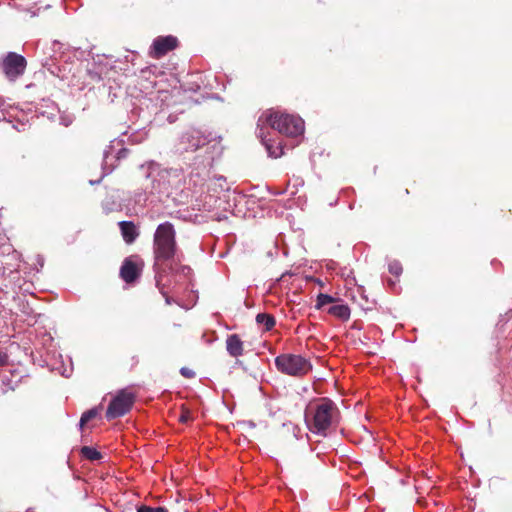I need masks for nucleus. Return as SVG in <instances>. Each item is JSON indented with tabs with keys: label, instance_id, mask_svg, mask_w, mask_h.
<instances>
[{
	"label": "nucleus",
	"instance_id": "nucleus-5",
	"mask_svg": "<svg viewBox=\"0 0 512 512\" xmlns=\"http://www.w3.org/2000/svg\"><path fill=\"white\" fill-rule=\"evenodd\" d=\"M135 398V394L127 388L118 391L108 405L106 418L112 420L128 413L135 402Z\"/></svg>",
	"mask_w": 512,
	"mask_h": 512
},
{
	"label": "nucleus",
	"instance_id": "nucleus-19",
	"mask_svg": "<svg viewBox=\"0 0 512 512\" xmlns=\"http://www.w3.org/2000/svg\"><path fill=\"white\" fill-rule=\"evenodd\" d=\"M389 272L394 276H399L402 273V266L398 261H393L388 265Z\"/></svg>",
	"mask_w": 512,
	"mask_h": 512
},
{
	"label": "nucleus",
	"instance_id": "nucleus-12",
	"mask_svg": "<svg viewBox=\"0 0 512 512\" xmlns=\"http://www.w3.org/2000/svg\"><path fill=\"white\" fill-rule=\"evenodd\" d=\"M328 313L343 321H346L350 318V308L344 304L331 306L328 309Z\"/></svg>",
	"mask_w": 512,
	"mask_h": 512
},
{
	"label": "nucleus",
	"instance_id": "nucleus-15",
	"mask_svg": "<svg viewBox=\"0 0 512 512\" xmlns=\"http://www.w3.org/2000/svg\"><path fill=\"white\" fill-rule=\"evenodd\" d=\"M81 455L91 461L100 460L102 458V455L98 450L89 446H83L81 448Z\"/></svg>",
	"mask_w": 512,
	"mask_h": 512
},
{
	"label": "nucleus",
	"instance_id": "nucleus-25",
	"mask_svg": "<svg viewBox=\"0 0 512 512\" xmlns=\"http://www.w3.org/2000/svg\"><path fill=\"white\" fill-rule=\"evenodd\" d=\"M109 157V151L104 152V161L107 162V159Z\"/></svg>",
	"mask_w": 512,
	"mask_h": 512
},
{
	"label": "nucleus",
	"instance_id": "nucleus-6",
	"mask_svg": "<svg viewBox=\"0 0 512 512\" xmlns=\"http://www.w3.org/2000/svg\"><path fill=\"white\" fill-rule=\"evenodd\" d=\"M197 134L198 135L196 137V143H194V150H204L203 164L211 166L215 159V156H217L221 152L220 141L216 137H212L211 133H209L208 135H204L202 132L198 131Z\"/></svg>",
	"mask_w": 512,
	"mask_h": 512
},
{
	"label": "nucleus",
	"instance_id": "nucleus-1",
	"mask_svg": "<svg viewBox=\"0 0 512 512\" xmlns=\"http://www.w3.org/2000/svg\"><path fill=\"white\" fill-rule=\"evenodd\" d=\"M176 253L175 233L172 224L166 222L160 224L154 234V265L155 282L159 291L165 295L163 278L167 269H172L171 261Z\"/></svg>",
	"mask_w": 512,
	"mask_h": 512
},
{
	"label": "nucleus",
	"instance_id": "nucleus-20",
	"mask_svg": "<svg viewBox=\"0 0 512 512\" xmlns=\"http://www.w3.org/2000/svg\"><path fill=\"white\" fill-rule=\"evenodd\" d=\"M137 512H168L164 507H149L142 505L138 507Z\"/></svg>",
	"mask_w": 512,
	"mask_h": 512
},
{
	"label": "nucleus",
	"instance_id": "nucleus-11",
	"mask_svg": "<svg viewBox=\"0 0 512 512\" xmlns=\"http://www.w3.org/2000/svg\"><path fill=\"white\" fill-rule=\"evenodd\" d=\"M226 349L232 357H239L243 355L244 344L238 334H231L227 337Z\"/></svg>",
	"mask_w": 512,
	"mask_h": 512
},
{
	"label": "nucleus",
	"instance_id": "nucleus-7",
	"mask_svg": "<svg viewBox=\"0 0 512 512\" xmlns=\"http://www.w3.org/2000/svg\"><path fill=\"white\" fill-rule=\"evenodd\" d=\"M27 66L26 59L15 52H9L1 62V69L9 81H15L22 76Z\"/></svg>",
	"mask_w": 512,
	"mask_h": 512
},
{
	"label": "nucleus",
	"instance_id": "nucleus-14",
	"mask_svg": "<svg viewBox=\"0 0 512 512\" xmlns=\"http://www.w3.org/2000/svg\"><path fill=\"white\" fill-rule=\"evenodd\" d=\"M259 136L261 137L262 142L264 143L266 150L271 157L279 158L284 154L283 147L281 146L280 143H278L277 145H274V144L270 143L269 141H266L265 138L263 137L262 133H260Z\"/></svg>",
	"mask_w": 512,
	"mask_h": 512
},
{
	"label": "nucleus",
	"instance_id": "nucleus-2",
	"mask_svg": "<svg viewBox=\"0 0 512 512\" xmlns=\"http://www.w3.org/2000/svg\"><path fill=\"white\" fill-rule=\"evenodd\" d=\"M305 419L311 432L325 436L328 429L338 424L340 411L331 399L320 398L307 407Z\"/></svg>",
	"mask_w": 512,
	"mask_h": 512
},
{
	"label": "nucleus",
	"instance_id": "nucleus-18",
	"mask_svg": "<svg viewBox=\"0 0 512 512\" xmlns=\"http://www.w3.org/2000/svg\"><path fill=\"white\" fill-rule=\"evenodd\" d=\"M217 201H218V199H217L216 196H214V195H206L205 196V201L203 203V208H201L199 206L198 209L199 210L203 209L205 211H211L215 207Z\"/></svg>",
	"mask_w": 512,
	"mask_h": 512
},
{
	"label": "nucleus",
	"instance_id": "nucleus-16",
	"mask_svg": "<svg viewBox=\"0 0 512 512\" xmlns=\"http://www.w3.org/2000/svg\"><path fill=\"white\" fill-rule=\"evenodd\" d=\"M98 414V411L96 408L90 409L86 412H84L80 418V427L82 428L86 423L94 419Z\"/></svg>",
	"mask_w": 512,
	"mask_h": 512
},
{
	"label": "nucleus",
	"instance_id": "nucleus-4",
	"mask_svg": "<svg viewBox=\"0 0 512 512\" xmlns=\"http://www.w3.org/2000/svg\"><path fill=\"white\" fill-rule=\"evenodd\" d=\"M275 366L279 372L294 377H302L312 369L311 363L306 358L289 353L277 356Z\"/></svg>",
	"mask_w": 512,
	"mask_h": 512
},
{
	"label": "nucleus",
	"instance_id": "nucleus-3",
	"mask_svg": "<svg viewBox=\"0 0 512 512\" xmlns=\"http://www.w3.org/2000/svg\"><path fill=\"white\" fill-rule=\"evenodd\" d=\"M263 117L272 129L288 137H297L304 132V121L299 116L271 111Z\"/></svg>",
	"mask_w": 512,
	"mask_h": 512
},
{
	"label": "nucleus",
	"instance_id": "nucleus-17",
	"mask_svg": "<svg viewBox=\"0 0 512 512\" xmlns=\"http://www.w3.org/2000/svg\"><path fill=\"white\" fill-rule=\"evenodd\" d=\"M336 301L335 298H333L332 296L328 295V294H323V293H320L318 296H317V303H316V308L317 309H320L321 307H323L324 305L326 304H330V303H334Z\"/></svg>",
	"mask_w": 512,
	"mask_h": 512
},
{
	"label": "nucleus",
	"instance_id": "nucleus-26",
	"mask_svg": "<svg viewBox=\"0 0 512 512\" xmlns=\"http://www.w3.org/2000/svg\"><path fill=\"white\" fill-rule=\"evenodd\" d=\"M185 270H187V273H189V271H190V267H184V268H183V273H184V274H186Z\"/></svg>",
	"mask_w": 512,
	"mask_h": 512
},
{
	"label": "nucleus",
	"instance_id": "nucleus-8",
	"mask_svg": "<svg viewBox=\"0 0 512 512\" xmlns=\"http://www.w3.org/2000/svg\"><path fill=\"white\" fill-rule=\"evenodd\" d=\"M143 261L136 255L127 257L120 268V276L126 283L135 282L141 275Z\"/></svg>",
	"mask_w": 512,
	"mask_h": 512
},
{
	"label": "nucleus",
	"instance_id": "nucleus-9",
	"mask_svg": "<svg viewBox=\"0 0 512 512\" xmlns=\"http://www.w3.org/2000/svg\"><path fill=\"white\" fill-rule=\"evenodd\" d=\"M177 46L178 40L176 37L172 35L158 36L153 40L149 50V56L154 59H160Z\"/></svg>",
	"mask_w": 512,
	"mask_h": 512
},
{
	"label": "nucleus",
	"instance_id": "nucleus-23",
	"mask_svg": "<svg viewBox=\"0 0 512 512\" xmlns=\"http://www.w3.org/2000/svg\"><path fill=\"white\" fill-rule=\"evenodd\" d=\"M127 154H128V149L122 148V149L119 150L117 158L118 159L124 158V157L127 156Z\"/></svg>",
	"mask_w": 512,
	"mask_h": 512
},
{
	"label": "nucleus",
	"instance_id": "nucleus-22",
	"mask_svg": "<svg viewBox=\"0 0 512 512\" xmlns=\"http://www.w3.org/2000/svg\"><path fill=\"white\" fill-rule=\"evenodd\" d=\"M8 361V356L5 353H0V366H4Z\"/></svg>",
	"mask_w": 512,
	"mask_h": 512
},
{
	"label": "nucleus",
	"instance_id": "nucleus-10",
	"mask_svg": "<svg viewBox=\"0 0 512 512\" xmlns=\"http://www.w3.org/2000/svg\"><path fill=\"white\" fill-rule=\"evenodd\" d=\"M123 240L132 244L139 236V229L132 221H121L118 223Z\"/></svg>",
	"mask_w": 512,
	"mask_h": 512
},
{
	"label": "nucleus",
	"instance_id": "nucleus-28",
	"mask_svg": "<svg viewBox=\"0 0 512 512\" xmlns=\"http://www.w3.org/2000/svg\"><path fill=\"white\" fill-rule=\"evenodd\" d=\"M199 88H200L199 86H197L196 88L194 87L193 92H194V93H195V92H197V90H198Z\"/></svg>",
	"mask_w": 512,
	"mask_h": 512
},
{
	"label": "nucleus",
	"instance_id": "nucleus-13",
	"mask_svg": "<svg viewBox=\"0 0 512 512\" xmlns=\"http://www.w3.org/2000/svg\"><path fill=\"white\" fill-rule=\"evenodd\" d=\"M256 322L264 327L265 331H270L276 324L275 317L267 313H259L256 316Z\"/></svg>",
	"mask_w": 512,
	"mask_h": 512
},
{
	"label": "nucleus",
	"instance_id": "nucleus-21",
	"mask_svg": "<svg viewBox=\"0 0 512 512\" xmlns=\"http://www.w3.org/2000/svg\"><path fill=\"white\" fill-rule=\"evenodd\" d=\"M180 373H181L183 376L187 377V378L192 377V370H191V369H189V368H187V367H183V368L180 370Z\"/></svg>",
	"mask_w": 512,
	"mask_h": 512
},
{
	"label": "nucleus",
	"instance_id": "nucleus-24",
	"mask_svg": "<svg viewBox=\"0 0 512 512\" xmlns=\"http://www.w3.org/2000/svg\"><path fill=\"white\" fill-rule=\"evenodd\" d=\"M182 140H183V141H184V140H186V141H187V143H190V136H189V135H184V136L182 137Z\"/></svg>",
	"mask_w": 512,
	"mask_h": 512
},
{
	"label": "nucleus",
	"instance_id": "nucleus-27",
	"mask_svg": "<svg viewBox=\"0 0 512 512\" xmlns=\"http://www.w3.org/2000/svg\"><path fill=\"white\" fill-rule=\"evenodd\" d=\"M152 190H153V187H151L150 190H148V187H146V193L149 192V193H152Z\"/></svg>",
	"mask_w": 512,
	"mask_h": 512
}]
</instances>
